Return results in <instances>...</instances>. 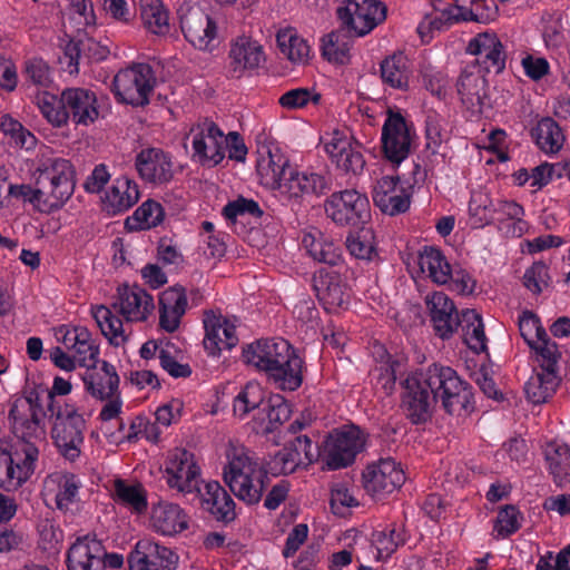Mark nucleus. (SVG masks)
Instances as JSON below:
<instances>
[{"instance_id": "864d4df0", "label": "nucleus", "mask_w": 570, "mask_h": 570, "mask_svg": "<svg viewBox=\"0 0 570 570\" xmlns=\"http://www.w3.org/2000/svg\"><path fill=\"white\" fill-rule=\"evenodd\" d=\"M22 76L26 82L48 88L52 83L51 68L41 58H30L23 63Z\"/></svg>"}, {"instance_id": "3c124183", "label": "nucleus", "mask_w": 570, "mask_h": 570, "mask_svg": "<svg viewBox=\"0 0 570 570\" xmlns=\"http://www.w3.org/2000/svg\"><path fill=\"white\" fill-rule=\"evenodd\" d=\"M464 325V341L476 353L487 350V337L480 314L474 309H464L461 313V324Z\"/></svg>"}, {"instance_id": "9b49d317", "label": "nucleus", "mask_w": 570, "mask_h": 570, "mask_svg": "<svg viewBox=\"0 0 570 570\" xmlns=\"http://www.w3.org/2000/svg\"><path fill=\"white\" fill-rule=\"evenodd\" d=\"M414 136L413 125L400 112L389 109L381 137L384 157L390 163L400 165L410 155Z\"/></svg>"}, {"instance_id": "20e7f679", "label": "nucleus", "mask_w": 570, "mask_h": 570, "mask_svg": "<svg viewBox=\"0 0 570 570\" xmlns=\"http://www.w3.org/2000/svg\"><path fill=\"white\" fill-rule=\"evenodd\" d=\"M419 374L433 395L435 404L440 401L448 414L460 417L474 410L471 386L453 368L432 364Z\"/></svg>"}, {"instance_id": "6ab92c4d", "label": "nucleus", "mask_w": 570, "mask_h": 570, "mask_svg": "<svg viewBox=\"0 0 570 570\" xmlns=\"http://www.w3.org/2000/svg\"><path fill=\"white\" fill-rule=\"evenodd\" d=\"M194 156L203 165L216 166L224 159V142L226 138L219 127L213 121H205L191 129Z\"/></svg>"}, {"instance_id": "2f4dec72", "label": "nucleus", "mask_w": 570, "mask_h": 570, "mask_svg": "<svg viewBox=\"0 0 570 570\" xmlns=\"http://www.w3.org/2000/svg\"><path fill=\"white\" fill-rule=\"evenodd\" d=\"M458 94L468 109L475 114H482L487 104V79L480 72L461 73L458 83Z\"/></svg>"}, {"instance_id": "6e6d98bb", "label": "nucleus", "mask_w": 570, "mask_h": 570, "mask_svg": "<svg viewBox=\"0 0 570 570\" xmlns=\"http://www.w3.org/2000/svg\"><path fill=\"white\" fill-rule=\"evenodd\" d=\"M58 491L56 494V504L59 510H68L77 501L80 482L76 475L67 473L57 475L56 480Z\"/></svg>"}, {"instance_id": "0e129e2a", "label": "nucleus", "mask_w": 570, "mask_h": 570, "mask_svg": "<svg viewBox=\"0 0 570 570\" xmlns=\"http://www.w3.org/2000/svg\"><path fill=\"white\" fill-rule=\"evenodd\" d=\"M370 230H361L346 239V247L352 256L357 259L371 261L376 254Z\"/></svg>"}, {"instance_id": "8fccbe9b", "label": "nucleus", "mask_w": 570, "mask_h": 570, "mask_svg": "<svg viewBox=\"0 0 570 570\" xmlns=\"http://www.w3.org/2000/svg\"><path fill=\"white\" fill-rule=\"evenodd\" d=\"M115 500L136 513L147 510L146 492L140 483L129 484L124 480H116L114 484Z\"/></svg>"}, {"instance_id": "4c0bfd02", "label": "nucleus", "mask_w": 570, "mask_h": 570, "mask_svg": "<svg viewBox=\"0 0 570 570\" xmlns=\"http://www.w3.org/2000/svg\"><path fill=\"white\" fill-rule=\"evenodd\" d=\"M560 384L557 371L534 370L524 385V392L533 404H541L548 401Z\"/></svg>"}, {"instance_id": "a878e982", "label": "nucleus", "mask_w": 570, "mask_h": 570, "mask_svg": "<svg viewBox=\"0 0 570 570\" xmlns=\"http://www.w3.org/2000/svg\"><path fill=\"white\" fill-rule=\"evenodd\" d=\"M119 312L127 321L142 322L154 309V299L144 288L139 286L124 285L118 288Z\"/></svg>"}, {"instance_id": "37998d69", "label": "nucleus", "mask_w": 570, "mask_h": 570, "mask_svg": "<svg viewBox=\"0 0 570 570\" xmlns=\"http://www.w3.org/2000/svg\"><path fill=\"white\" fill-rule=\"evenodd\" d=\"M164 216L163 206L153 199H148L126 219L125 226L128 230L150 229L158 226Z\"/></svg>"}, {"instance_id": "0eeeda50", "label": "nucleus", "mask_w": 570, "mask_h": 570, "mask_svg": "<svg viewBox=\"0 0 570 570\" xmlns=\"http://www.w3.org/2000/svg\"><path fill=\"white\" fill-rule=\"evenodd\" d=\"M365 445V434L355 425L343 426L330 433L321 450L323 469L334 471L351 465Z\"/></svg>"}, {"instance_id": "58836bf2", "label": "nucleus", "mask_w": 570, "mask_h": 570, "mask_svg": "<svg viewBox=\"0 0 570 570\" xmlns=\"http://www.w3.org/2000/svg\"><path fill=\"white\" fill-rule=\"evenodd\" d=\"M543 453L554 482L558 485L570 482V448L566 443L551 441L546 444Z\"/></svg>"}, {"instance_id": "7c9ffc66", "label": "nucleus", "mask_w": 570, "mask_h": 570, "mask_svg": "<svg viewBox=\"0 0 570 570\" xmlns=\"http://www.w3.org/2000/svg\"><path fill=\"white\" fill-rule=\"evenodd\" d=\"M314 288L318 301L328 312L344 307L350 301V291L337 275L320 274L314 281Z\"/></svg>"}, {"instance_id": "cd10ccee", "label": "nucleus", "mask_w": 570, "mask_h": 570, "mask_svg": "<svg viewBox=\"0 0 570 570\" xmlns=\"http://www.w3.org/2000/svg\"><path fill=\"white\" fill-rule=\"evenodd\" d=\"M187 308V296L183 286H173L159 296V325L168 333L175 332Z\"/></svg>"}, {"instance_id": "aec40b11", "label": "nucleus", "mask_w": 570, "mask_h": 570, "mask_svg": "<svg viewBox=\"0 0 570 570\" xmlns=\"http://www.w3.org/2000/svg\"><path fill=\"white\" fill-rule=\"evenodd\" d=\"M425 305L435 334L449 340L461 324V315L443 292H434L425 296Z\"/></svg>"}, {"instance_id": "f3484780", "label": "nucleus", "mask_w": 570, "mask_h": 570, "mask_svg": "<svg viewBox=\"0 0 570 570\" xmlns=\"http://www.w3.org/2000/svg\"><path fill=\"white\" fill-rule=\"evenodd\" d=\"M166 473L167 483L180 492L200 491V469L195 462L194 454L185 449H175L168 456Z\"/></svg>"}, {"instance_id": "a211bd4d", "label": "nucleus", "mask_w": 570, "mask_h": 570, "mask_svg": "<svg viewBox=\"0 0 570 570\" xmlns=\"http://www.w3.org/2000/svg\"><path fill=\"white\" fill-rule=\"evenodd\" d=\"M362 479L366 492L377 495L392 493L400 488L405 481V475L400 464L387 458L368 465Z\"/></svg>"}, {"instance_id": "ea45409f", "label": "nucleus", "mask_w": 570, "mask_h": 570, "mask_svg": "<svg viewBox=\"0 0 570 570\" xmlns=\"http://www.w3.org/2000/svg\"><path fill=\"white\" fill-rule=\"evenodd\" d=\"M303 244L309 256L320 263L336 266L342 261L340 246L321 232L306 234L303 237Z\"/></svg>"}, {"instance_id": "c03bdc74", "label": "nucleus", "mask_w": 570, "mask_h": 570, "mask_svg": "<svg viewBox=\"0 0 570 570\" xmlns=\"http://www.w3.org/2000/svg\"><path fill=\"white\" fill-rule=\"evenodd\" d=\"M409 77V61L402 53L390 56L381 62V78L392 88L406 89Z\"/></svg>"}, {"instance_id": "423d86ee", "label": "nucleus", "mask_w": 570, "mask_h": 570, "mask_svg": "<svg viewBox=\"0 0 570 570\" xmlns=\"http://www.w3.org/2000/svg\"><path fill=\"white\" fill-rule=\"evenodd\" d=\"M39 449L35 441L18 440L0 448V487L16 490L35 472Z\"/></svg>"}, {"instance_id": "603ef678", "label": "nucleus", "mask_w": 570, "mask_h": 570, "mask_svg": "<svg viewBox=\"0 0 570 570\" xmlns=\"http://www.w3.org/2000/svg\"><path fill=\"white\" fill-rule=\"evenodd\" d=\"M481 6H484L483 0H476L473 2L471 8L461 7V6H450L448 7V20H451L452 23L459 21H475L480 23H488L495 19V11L493 9H487L485 11H481Z\"/></svg>"}, {"instance_id": "9d476101", "label": "nucleus", "mask_w": 570, "mask_h": 570, "mask_svg": "<svg viewBox=\"0 0 570 570\" xmlns=\"http://www.w3.org/2000/svg\"><path fill=\"white\" fill-rule=\"evenodd\" d=\"M336 14L344 30L362 37L385 20L386 7L379 0H348Z\"/></svg>"}, {"instance_id": "a18cd8bd", "label": "nucleus", "mask_w": 570, "mask_h": 570, "mask_svg": "<svg viewBox=\"0 0 570 570\" xmlns=\"http://www.w3.org/2000/svg\"><path fill=\"white\" fill-rule=\"evenodd\" d=\"M539 148L546 153H557L561 149L564 136L560 126L552 118L541 119L531 131Z\"/></svg>"}, {"instance_id": "e2e57ef3", "label": "nucleus", "mask_w": 570, "mask_h": 570, "mask_svg": "<svg viewBox=\"0 0 570 570\" xmlns=\"http://www.w3.org/2000/svg\"><path fill=\"white\" fill-rule=\"evenodd\" d=\"M321 94L308 88H295L283 94L278 104L288 110L304 108L308 102L317 105L321 101Z\"/></svg>"}, {"instance_id": "c756f323", "label": "nucleus", "mask_w": 570, "mask_h": 570, "mask_svg": "<svg viewBox=\"0 0 570 570\" xmlns=\"http://www.w3.org/2000/svg\"><path fill=\"white\" fill-rule=\"evenodd\" d=\"M151 523L164 535H175L188 528V515L176 503L159 502L153 507Z\"/></svg>"}, {"instance_id": "7ed1b4c3", "label": "nucleus", "mask_w": 570, "mask_h": 570, "mask_svg": "<svg viewBox=\"0 0 570 570\" xmlns=\"http://www.w3.org/2000/svg\"><path fill=\"white\" fill-rule=\"evenodd\" d=\"M36 104L48 122L57 128L67 125L69 118L76 125L88 126L99 116L95 92L85 88H67L60 97L43 90L37 94Z\"/></svg>"}, {"instance_id": "393cba45", "label": "nucleus", "mask_w": 570, "mask_h": 570, "mask_svg": "<svg viewBox=\"0 0 570 570\" xmlns=\"http://www.w3.org/2000/svg\"><path fill=\"white\" fill-rule=\"evenodd\" d=\"M228 73L232 78H240L246 70H253L265 61L263 47L250 38L240 37L232 43L228 53Z\"/></svg>"}, {"instance_id": "09e8293b", "label": "nucleus", "mask_w": 570, "mask_h": 570, "mask_svg": "<svg viewBox=\"0 0 570 570\" xmlns=\"http://www.w3.org/2000/svg\"><path fill=\"white\" fill-rule=\"evenodd\" d=\"M140 16L150 32L166 35L169 31L168 12L161 0H141Z\"/></svg>"}, {"instance_id": "f8f14e48", "label": "nucleus", "mask_w": 570, "mask_h": 570, "mask_svg": "<svg viewBox=\"0 0 570 570\" xmlns=\"http://www.w3.org/2000/svg\"><path fill=\"white\" fill-rule=\"evenodd\" d=\"M402 409L413 424H423L431 420L435 402L424 386L419 372L409 375L402 383Z\"/></svg>"}, {"instance_id": "72a5a7b5", "label": "nucleus", "mask_w": 570, "mask_h": 570, "mask_svg": "<svg viewBox=\"0 0 570 570\" xmlns=\"http://www.w3.org/2000/svg\"><path fill=\"white\" fill-rule=\"evenodd\" d=\"M469 52L484 57L487 69L493 68L501 72L505 67V52L503 45L494 33H481L469 43Z\"/></svg>"}, {"instance_id": "a19ab883", "label": "nucleus", "mask_w": 570, "mask_h": 570, "mask_svg": "<svg viewBox=\"0 0 570 570\" xmlns=\"http://www.w3.org/2000/svg\"><path fill=\"white\" fill-rule=\"evenodd\" d=\"M276 41L281 52L294 65H306L311 59V47L293 29L278 31Z\"/></svg>"}, {"instance_id": "39448f33", "label": "nucleus", "mask_w": 570, "mask_h": 570, "mask_svg": "<svg viewBox=\"0 0 570 570\" xmlns=\"http://www.w3.org/2000/svg\"><path fill=\"white\" fill-rule=\"evenodd\" d=\"M37 173L35 185L40 198V213L59 209L75 188L70 163L61 158L50 159Z\"/></svg>"}, {"instance_id": "c9c22d12", "label": "nucleus", "mask_w": 570, "mask_h": 570, "mask_svg": "<svg viewBox=\"0 0 570 570\" xmlns=\"http://www.w3.org/2000/svg\"><path fill=\"white\" fill-rule=\"evenodd\" d=\"M330 189L327 179L316 173H294L289 171L286 185H284V195L289 199H297L303 195H321Z\"/></svg>"}, {"instance_id": "f257e3e1", "label": "nucleus", "mask_w": 570, "mask_h": 570, "mask_svg": "<svg viewBox=\"0 0 570 570\" xmlns=\"http://www.w3.org/2000/svg\"><path fill=\"white\" fill-rule=\"evenodd\" d=\"M318 459V444L307 435H298L268 461H261L245 450L235 451L224 468L223 479L236 498L246 504H257L269 484V473L289 474Z\"/></svg>"}, {"instance_id": "bb28decb", "label": "nucleus", "mask_w": 570, "mask_h": 570, "mask_svg": "<svg viewBox=\"0 0 570 570\" xmlns=\"http://www.w3.org/2000/svg\"><path fill=\"white\" fill-rule=\"evenodd\" d=\"M293 169L289 167L288 159L278 150H268L266 156H262L257 161V174L261 184L269 189H279L284 193V185Z\"/></svg>"}, {"instance_id": "338daca9", "label": "nucleus", "mask_w": 570, "mask_h": 570, "mask_svg": "<svg viewBox=\"0 0 570 570\" xmlns=\"http://www.w3.org/2000/svg\"><path fill=\"white\" fill-rule=\"evenodd\" d=\"M521 527L519 522V511L514 505H505L497 517L494 530L499 535L505 538L514 533Z\"/></svg>"}, {"instance_id": "2eb2a0df", "label": "nucleus", "mask_w": 570, "mask_h": 570, "mask_svg": "<svg viewBox=\"0 0 570 570\" xmlns=\"http://www.w3.org/2000/svg\"><path fill=\"white\" fill-rule=\"evenodd\" d=\"M127 561L129 570H176L179 557L168 547L142 539L136 543Z\"/></svg>"}, {"instance_id": "f03ea898", "label": "nucleus", "mask_w": 570, "mask_h": 570, "mask_svg": "<svg viewBox=\"0 0 570 570\" xmlns=\"http://www.w3.org/2000/svg\"><path fill=\"white\" fill-rule=\"evenodd\" d=\"M243 361L265 372L277 387L295 391L303 382V360L283 338L257 340L243 348Z\"/></svg>"}, {"instance_id": "412c9836", "label": "nucleus", "mask_w": 570, "mask_h": 570, "mask_svg": "<svg viewBox=\"0 0 570 570\" xmlns=\"http://www.w3.org/2000/svg\"><path fill=\"white\" fill-rule=\"evenodd\" d=\"M135 165L139 176L155 185L167 184L174 177L171 158L159 148L142 149L136 156Z\"/></svg>"}, {"instance_id": "5fc2aeb1", "label": "nucleus", "mask_w": 570, "mask_h": 570, "mask_svg": "<svg viewBox=\"0 0 570 570\" xmlns=\"http://www.w3.org/2000/svg\"><path fill=\"white\" fill-rule=\"evenodd\" d=\"M372 542L377 549V558H389L404 543V537L395 527L376 530L372 533Z\"/></svg>"}, {"instance_id": "bf43d9fd", "label": "nucleus", "mask_w": 570, "mask_h": 570, "mask_svg": "<svg viewBox=\"0 0 570 570\" xmlns=\"http://www.w3.org/2000/svg\"><path fill=\"white\" fill-rule=\"evenodd\" d=\"M519 331L530 347L537 346L538 342L548 336L539 317L530 311L523 312L519 317Z\"/></svg>"}, {"instance_id": "1a4fd4ad", "label": "nucleus", "mask_w": 570, "mask_h": 570, "mask_svg": "<svg viewBox=\"0 0 570 570\" xmlns=\"http://www.w3.org/2000/svg\"><path fill=\"white\" fill-rule=\"evenodd\" d=\"M52 426V439L59 452L68 460L73 461L80 454V446L83 443V430L86 422L73 405L65 404L58 406L55 413Z\"/></svg>"}, {"instance_id": "b1692460", "label": "nucleus", "mask_w": 570, "mask_h": 570, "mask_svg": "<svg viewBox=\"0 0 570 570\" xmlns=\"http://www.w3.org/2000/svg\"><path fill=\"white\" fill-rule=\"evenodd\" d=\"M105 547L95 537L83 535L76 539L67 551L68 570H104L101 558Z\"/></svg>"}, {"instance_id": "774afa93", "label": "nucleus", "mask_w": 570, "mask_h": 570, "mask_svg": "<svg viewBox=\"0 0 570 570\" xmlns=\"http://www.w3.org/2000/svg\"><path fill=\"white\" fill-rule=\"evenodd\" d=\"M244 214H249L254 217H261L263 215V210L259 208L255 200L244 197H238L236 200L229 202L223 208V215L229 220H235L237 216Z\"/></svg>"}, {"instance_id": "5701e85b", "label": "nucleus", "mask_w": 570, "mask_h": 570, "mask_svg": "<svg viewBox=\"0 0 570 570\" xmlns=\"http://www.w3.org/2000/svg\"><path fill=\"white\" fill-rule=\"evenodd\" d=\"M397 176H385L379 179L373 188L372 197L375 206L382 213L395 216L410 208V195L403 187H399Z\"/></svg>"}, {"instance_id": "dca6fc26", "label": "nucleus", "mask_w": 570, "mask_h": 570, "mask_svg": "<svg viewBox=\"0 0 570 570\" xmlns=\"http://www.w3.org/2000/svg\"><path fill=\"white\" fill-rule=\"evenodd\" d=\"M179 12L185 39L198 50H208L217 36L215 21L199 6L181 8Z\"/></svg>"}, {"instance_id": "473e14b6", "label": "nucleus", "mask_w": 570, "mask_h": 570, "mask_svg": "<svg viewBox=\"0 0 570 570\" xmlns=\"http://www.w3.org/2000/svg\"><path fill=\"white\" fill-rule=\"evenodd\" d=\"M139 199V189L134 180L127 177L115 179L106 191L104 205L108 213L116 215L132 207Z\"/></svg>"}, {"instance_id": "680f3d73", "label": "nucleus", "mask_w": 570, "mask_h": 570, "mask_svg": "<svg viewBox=\"0 0 570 570\" xmlns=\"http://www.w3.org/2000/svg\"><path fill=\"white\" fill-rule=\"evenodd\" d=\"M549 267L543 262H535L523 274V285L532 294L539 295L550 284Z\"/></svg>"}, {"instance_id": "69168bd1", "label": "nucleus", "mask_w": 570, "mask_h": 570, "mask_svg": "<svg viewBox=\"0 0 570 570\" xmlns=\"http://www.w3.org/2000/svg\"><path fill=\"white\" fill-rule=\"evenodd\" d=\"M531 348L537 353L539 370L558 372V362L561 357V353L558 350V345L552 342L549 336L538 342L537 346H532Z\"/></svg>"}, {"instance_id": "ddd939ff", "label": "nucleus", "mask_w": 570, "mask_h": 570, "mask_svg": "<svg viewBox=\"0 0 570 570\" xmlns=\"http://www.w3.org/2000/svg\"><path fill=\"white\" fill-rule=\"evenodd\" d=\"M324 207L327 217L337 225H357L367 216L368 199L355 189H346L333 193Z\"/></svg>"}, {"instance_id": "de8ad7c7", "label": "nucleus", "mask_w": 570, "mask_h": 570, "mask_svg": "<svg viewBox=\"0 0 570 570\" xmlns=\"http://www.w3.org/2000/svg\"><path fill=\"white\" fill-rule=\"evenodd\" d=\"M92 316L96 320L104 336L114 346L122 345L127 341L124 324L121 320L112 314V312L104 306H97L92 309Z\"/></svg>"}, {"instance_id": "052dcab7", "label": "nucleus", "mask_w": 570, "mask_h": 570, "mask_svg": "<svg viewBox=\"0 0 570 570\" xmlns=\"http://www.w3.org/2000/svg\"><path fill=\"white\" fill-rule=\"evenodd\" d=\"M73 351V357L80 366L91 367L97 364L99 346L95 343L91 333L87 328L80 331V338Z\"/></svg>"}, {"instance_id": "6e6552de", "label": "nucleus", "mask_w": 570, "mask_h": 570, "mask_svg": "<svg viewBox=\"0 0 570 570\" xmlns=\"http://www.w3.org/2000/svg\"><path fill=\"white\" fill-rule=\"evenodd\" d=\"M154 85L153 68L147 63H135L115 76L112 91L118 101L142 107L149 104Z\"/></svg>"}, {"instance_id": "4468645a", "label": "nucleus", "mask_w": 570, "mask_h": 570, "mask_svg": "<svg viewBox=\"0 0 570 570\" xmlns=\"http://www.w3.org/2000/svg\"><path fill=\"white\" fill-rule=\"evenodd\" d=\"M45 416L43 407L29 401H14L9 411L11 429L17 439L31 440L36 444L46 435Z\"/></svg>"}, {"instance_id": "c85d7f7f", "label": "nucleus", "mask_w": 570, "mask_h": 570, "mask_svg": "<svg viewBox=\"0 0 570 570\" xmlns=\"http://www.w3.org/2000/svg\"><path fill=\"white\" fill-rule=\"evenodd\" d=\"M86 390L99 400L114 397L118 393L119 376L115 366L106 361L101 362V367L96 365L87 367L83 376Z\"/></svg>"}, {"instance_id": "4d7b16f0", "label": "nucleus", "mask_w": 570, "mask_h": 570, "mask_svg": "<svg viewBox=\"0 0 570 570\" xmlns=\"http://www.w3.org/2000/svg\"><path fill=\"white\" fill-rule=\"evenodd\" d=\"M495 202H493L488 194L475 191L472 194L469 202V212L472 217L481 225L491 224L495 222L494 215Z\"/></svg>"}, {"instance_id": "e433bc0d", "label": "nucleus", "mask_w": 570, "mask_h": 570, "mask_svg": "<svg viewBox=\"0 0 570 570\" xmlns=\"http://www.w3.org/2000/svg\"><path fill=\"white\" fill-rule=\"evenodd\" d=\"M203 504L218 521L230 522L235 519V502L217 481L205 485Z\"/></svg>"}, {"instance_id": "13d9d810", "label": "nucleus", "mask_w": 570, "mask_h": 570, "mask_svg": "<svg viewBox=\"0 0 570 570\" xmlns=\"http://www.w3.org/2000/svg\"><path fill=\"white\" fill-rule=\"evenodd\" d=\"M0 128L17 147L30 149L36 142L35 136L9 115L2 116Z\"/></svg>"}, {"instance_id": "79ce46f5", "label": "nucleus", "mask_w": 570, "mask_h": 570, "mask_svg": "<svg viewBox=\"0 0 570 570\" xmlns=\"http://www.w3.org/2000/svg\"><path fill=\"white\" fill-rule=\"evenodd\" d=\"M419 264L422 272H428L429 277L439 285H444L452 278L451 266L438 248L424 247Z\"/></svg>"}, {"instance_id": "4be33fe9", "label": "nucleus", "mask_w": 570, "mask_h": 570, "mask_svg": "<svg viewBox=\"0 0 570 570\" xmlns=\"http://www.w3.org/2000/svg\"><path fill=\"white\" fill-rule=\"evenodd\" d=\"M204 327L206 331L204 346L213 355L223 350H232L238 343L235 325L220 314L213 311L205 312Z\"/></svg>"}, {"instance_id": "f704fd0d", "label": "nucleus", "mask_w": 570, "mask_h": 570, "mask_svg": "<svg viewBox=\"0 0 570 570\" xmlns=\"http://www.w3.org/2000/svg\"><path fill=\"white\" fill-rule=\"evenodd\" d=\"M291 414L289 404L282 395L275 394L265 399L261 414L254 415V420L259 424L262 433L269 434L283 425L291 417Z\"/></svg>"}, {"instance_id": "49530a36", "label": "nucleus", "mask_w": 570, "mask_h": 570, "mask_svg": "<svg viewBox=\"0 0 570 570\" xmlns=\"http://www.w3.org/2000/svg\"><path fill=\"white\" fill-rule=\"evenodd\" d=\"M265 402V392L258 383L249 382L236 395L233 403L234 414L244 419L250 412L254 415L261 414L263 403Z\"/></svg>"}]
</instances>
